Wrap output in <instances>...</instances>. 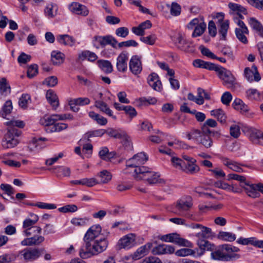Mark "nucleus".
Segmentation results:
<instances>
[{"mask_svg": "<svg viewBox=\"0 0 263 263\" xmlns=\"http://www.w3.org/2000/svg\"><path fill=\"white\" fill-rule=\"evenodd\" d=\"M107 236L101 231H87L84 238L86 245L79 252L81 257L88 258L105 251L108 245Z\"/></svg>", "mask_w": 263, "mask_h": 263, "instance_id": "f257e3e1", "label": "nucleus"}, {"mask_svg": "<svg viewBox=\"0 0 263 263\" xmlns=\"http://www.w3.org/2000/svg\"><path fill=\"white\" fill-rule=\"evenodd\" d=\"M239 251V248L236 246L229 243L222 244L212 251L211 258L217 261H234L240 258V255L238 254Z\"/></svg>", "mask_w": 263, "mask_h": 263, "instance_id": "f03ea898", "label": "nucleus"}, {"mask_svg": "<svg viewBox=\"0 0 263 263\" xmlns=\"http://www.w3.org/2000/svg\"><path fill=\"white\" fill-rule=\"evenodd\" d=\"M186 136L189 140H193L197 143L201 145L206 149H210L213 146V140L210 136V129L198 130L193 129L186 133Z\"/></svg>", "mask_w": 263, "mask_h": 263, "instance_id": "7ed1b4c3", "label": "nucleus"}, {"mask_svg": "<svg viewBox=\"0 0 263 263\" xmlns=\"http://www.w3.org/2000/svg\"><path fill=\"white\" fill-rule=\"evenodd\" d=\"M135 178L139 180H145L150 184L162 185L165 183V180L161 178L158 173L152 171L151 168L147 167L137 168Z\"/></svg>", "mask_w": 263, "mask_h": 263, "instance_id": "20e7f679", "label": "nucleus"}, {"mask_svg": "<svg viewBox=\"0 0 263 263\" xmlns=\"http://www.w3.org/2000/svg\"><path fill=\"white\" fill-rule=\"evenodd\" d=\"M21 131L15 128L7 129V132L2 140V146L5 149L12 148L19 143L17 138L21 135Z\"/></svg>", "mask_w": 263, "mask_h": 263, "instance_id": "39448f33", "label": "nucleus"}, {"mask_svg": "<svg viewBox=\"0 0 263 263\" xmlns=\"http://www.w3.org/2000/svg\"><path fill=\"white\" fill-rule=\"evenodd\" d=\"M143 238H141L134 233H129L121 237L116 245L117 249L129 250L137 244L143 242Z\"/></svg>", "mask_w": 263, "mask_h": 263, "instance_id": "423d86ee", "label": "nucleus"}, {"mask_svg": "<svg viewBox=\"0 0 263 263\" xmlns=\"http://www.w3.org/2000/svg\"><path fill=\"white\" fill-rule=\"evenodd\" d=\"M193 204V200L191 196H183L176 201L174 212L179 215L184 216L191 209Z\"/></svg>", "mask_w": 263, "mask_h": 263, "instance_id": "0eeeda50", "label": "nucleus"}, {"mask_svg": "<svg viewBox=\"0 0 263 263\" xmlns=\"http://www.w3.org/2000/svg\"><path fill=\"white\" fill-rule=\"evenodd\" d=\"M217 73L219 78L223 81V84L224 86L231 89L235 88L237 84L236 79L229 70L220 66Z\"/></svg>", "mask_w": 263, "mask_h": 263, "instance_id": "6e6552de", "label": "nucleus"}, {"mask_svg": "<svg viewBox=\"0 0 263 263\" xmlns=\"http://www.w3.org/2000/svg\"><path fill=\"white\" fill-rule=\"evenodd\" d=\"M197 244L202 250H212L214 245L207 239H212L214 237L213 231H200L197 234Z\"/></svg>", "mask_w": 263, "mask_h": 263, "instance_id": "1a4fd4ad", "label": "nucleus"}, {"mask_svg": "<svg viewBox=\"0 0 263 263\" xmlns=\"http://www.w3.org/2000/svg\"><path fill=\"white\" fill-rule=\"evenodd\" d=\"M159 238L163 241L172 242L179 246L192 247V243L186 239L180 237L177 233H172L166 235H161Z\"/></svg>", "mask_w": 263, "mask_h": 263, "instance_id": "9d476101", "label": "nucleus"}, {"mask_svg": "<svg viewBox=\"0 0 263 263\" xmlns=\"http://www.w3.org/2000/svg\"><path fill=\"white\" fill-rule=\"evenodd\" d=\"M243 132L254 144L263 145V132L252 127H246Z\"/></svg>", "mask_w": 263, "mask_h": 263, "instance_id": "9b49d317", "label": "nucleus"}, {"mask_svg": "<svg viewBox=\"0 0 263 263\" xmlns=\"http://www.w3.org/2000/svg\"><path fill=\"white\" fill-rule=\"evenodd\" d=\"M148 160L147 156L144 153H138L135 155L132 158L129 159L126 162V165L127 167L135 168L134 172L136 174L137 168H142L143 166L141 165L144 164ZM136 174L135 175V176Z\"/></svg>", "mask_w": 263, "mask_h": 263, "instance_id": "f8f14e48", "label": "nucleus"}, {"mask_svg": "<svg viewBox=\"0 0 263 263\" xmlns=\"http://www.w3.org/2000/svg\"><path fill=\"white\" fill-rule=\"evenodd\" d=\"M106 133L111 137L120 139L125 146H130L131 139L125 131L110 128L106 130Z\"/></svg>", "mask_w": 263, "mask_h": 263, "instance_id": "ddd939ff", "label": "nucleus"}, {"mask_svg": "<svg viewBox=\"0 0 263 263\" xmlns=\"http://www.w3.org/2000/svg\"><path fill=\"white\" fill-rule=\"evenodd\" d=\"M43 253V250L39 248H26L21 251L20 254L26 261H33L39 258Z\"/></svg>", "mask_w": 263, "mask_h": 263, "instance_id": "4468645a", "label": "nucleus"}, {"mask_svg": "<svg viewBox=\"0 0 263 263\" xmlns=\"http://www.w3.org/2000/svg\"><path fill=\"white\" fill-rule=\"evenodd\" d=\"M114 39L115 37L110 35H96L93 38L92 43L97 48H99L100 47H104L107 45H109L112 47L114 46L113 43H116Z\"/></svg>", "mask_w": 263, "mask_h": 263, "instance_id": "2eb2a0df", "label": "nucleus"}, {"mask_svg": "<svg viewBox=\"0 0 263 263\" xmlns=\"http://www.w3.org/2000/svg\"><path fill=\"white\" fill-rule=\"evenodd\" d=\"M129 68L134 75L140 74L142 70L141 58L137 55L132 56L129 60Z\"/></svg>", "mask_w": 263, "mask_h": 263, "instance_id": "dca6fc26", "label": "nucleus"}, {"mask_svg": "<svg viewBox=\"0 0 263 263\" xmlns=\"http://www.w3.org/2000/svg\"><path fill=\"white\" fill-rule=\"evenodd\" d=\"M128 60V54L126 51H122L119 54L116 62V67L118 71L124 72L127 70Z\"/></svg>", "mask_w": 263, "mask_h": 263, "instance_id": "f3484780", "label": "nucleus"}, {"mask_svg": "<svg viewBox=\"0 0 263 263\" xmlns=\"http://www.w3.org/2000/svg\"><path fill=\"white\" fill-rule=\"evenodd\" d=\"M175 251L174 247L165 244L159 245L153 248L152 253L154 255L171 254Z\"/></svg>", "mask_w": 263, "mask_h": 263, "instance_id": "a211bd4d", "label": "nucleus"}, {"mask_svg": "<svg viewBox=\"0 0 263 263\" xmlns=\"http://www.w3.org/2000/svg\"><path fill=\"white\" fill-rule=\"evenodd\" d=\"M248 196L255 198L259 197L260 193L258 192V184L250 183L246 182L245 184H241Z\"/></svg>", "mask_w": 263, "mask_h": 263, "instance_id": "6ab92c4d", "label": "nucleus"}, {"mask_svg": "<svg viewBox=\"0 0 263 263\" xmlns=\"http://www.w3.org/2000/svg\"><path fill=\"white\" fill-rule=\"evenodd\" d=\"M69 9L73 13L84 16H87L89 13V11L85 6L77 2L71 3L69 6Z\"/></svg>", "mask_w": 263, "mask_h": 263, "instance_id": "aec40b11", "label": "nucleus"}, {"mask_svg": "<svg viewBox=\"0 0 263 263\" xmlns=\"http://www.w3.org/2000/svg\"><path fill=\"white\" fill-rule=\"evenodd\" d=\"M244 74L248 81L250 82H252L253 81L258 82L261 79L258 72L257 67L254 65L251 68L246 67L245 69Z\"/></svg>", "mask_w": 263, "mask_h": 263, "instance_id": "412c9836", "label": "nucleus"}, {"mask_svg": "<svg viewBox=\"0 0 263 263\" xmlns=\"http://www.w3.org/2000/svg\"><path fill=\"white\" fill-rule=\"evenodd\" d=\"M147 80L149 85L155 90L160 91L162 90V84L157 73L153 72L149 74Z\"/></svg>", "mask_w": 263, "mask_h": 263, "instance_id": "4be33fe9", "label": "nucleus"}, {"mask_svg": "<svg viewBox=\"0 0 263 263\" xmlns=\"http://www.w3.org/2000/svg\"><path fill=\"white\" fill-rule=\"evenodd\" d=\"M153 243L147 242L145 245L139 247L131 256L135 260H138L148 254L149 250L152 248Z\"/></svg>", "mask_w": 263, "mask_h": 263, "instance_id": "5701e85b", "label": "nucleus"}, {"mask_svg": "<svg viewBox=\"0 0 263 263\" xmlns=\"http://www.w3.org/2000/svg\"><path fill=\"white\" fill-rule=\"evenodd\" d=\"M220 159L223 165L232 170L239 173L243 172V169L237 162L224 157H221Z\"/></svg>", "mask_w": 263, "mask_h": 263, "instance_id": "b1692460", "label": "nucleus"}, {"mask_svg": "<svg viewBox=\"0 0 263 263\" xmlns=\"http://www.w3.org/2000/svg\"><path fill=\"white\" fill-rule=\"evenodd\" d=\"M59 114H53L49 116H45L40 120V123L46 126V128L53 125L55 123L60 120Z\"/></svg>", "mask_w": 263, "mask_h": 263, "instance_id": "393cba45", "label": "nucleus"}, {"mask_svg": "<svg viewBox=\"0 0 263 263\" xmlns=\"http://www.w3.org/2000/svg\"><path fill=\"white\" fill-rule=\"evenodd\" d=\"M57 40L60 44L70 47H72L76 43V40L68 34L59 35Z\"/></svg>", "mask_w": 263, "mask_h": 263, "instance_id": "a878e982", "label": "nucleus"}, {"mask_svg": "<svg viewBox=\"0 0 263 263\" xmlns=\"http://www.w3.org/2000/svg\"><path fill=\"white\" fill-rule=\"evenodd\" d=\"M65 55L58 51H52L51 53V60L54 65H60L64 62Z\"/></svg>", "mask_w": 263, "mask_h": 263, "instance_id": "bb28decb", "label": "nucleus"}, {"mask_svg": "<svg viewBox=\"0 0 263 263\" xmlns=\"http://www.w3.org/2000/svg\"><path fill=\"white\" fill-rule=\"evenodd\" d=\"M44 238L40 235H35L33 237L27 238L22 241L21 244L23 246H31L37 245L43 241Z\"/></svg>", "mask_w": 263, "mask_h": 263, "instance_id": "cd10ccee", "label": "nucleus"}, {"mask_svg": "<svg viewBox=\"0 0 263 263\" xmlns=\"http://www.w3.org/2000/svg\"><path fill=\"white\" fill-rule=\"evenodd\" d=\"M250 26L255 30L258 34L263 38V26L254 17H251L248 20Z\"/></svg>", "mask_w": 263, "mask_h": 263, "instance_id": "c85d7f7f", "label": "nucleus"}, {"mask_svg": "<svg viewBox=\"0 0 263 263\" xmlns=\"http://www.w3.org/2000/svg\"><path fill=\"white\" fill-rule=\"evenodd\" d=\"M217 238L224 241L232 242L236 238V235L229 231H220L217 235Z\"/></svg>", "mask_w": 263, "mask_h": 263, "instance_id": "c756f323", "label": "nucleus"}, {"mask_svg": "<svg viewBox=\"0 0 263 263\" xmlns=\"http://www.w3.org/2000/svg\"><path fill=\"white\" fill-rule=\"evenodd\" d=\"M46 98L53 109H55L59 106V103L58 98L52 90H49L47 91Z\"/></svg>", "mask_w": 263, "mask_h": 263, "instance_id": "7c9ffc66", "label": "nucleus"}, {"mask_svg": "<svg viewBox=\"0 0 263 263\" xmlns=\"http://www.w3.org/2000/svg\"><path fill=\"white\" fill-rule=\"evenodd\" d=\"M90 218L88 217H74L71 219L70 222L73 225L79 227H83L87 226L90 221Z\"/></svg>", "mask_w": 263, "mask_h": 263, "instance_id": "2f4dec72", "label": "nucleus"}, {"mask_svg": "<svg viewBox=\"0 0 263 263\" xmlns=\"http://www.w3.org/2000/svg\"><path fill=\"white\" fill-rule=\"evenodd\" d=\"M247 98L250 100H260L262 97L261 93L256 89L250 88L246 92Z\"/></svg>", "mask_w": 263, "mask_h": 263, "instance_id": "473e14b6", "label": "nucleus"}, {"mask_svg": "<svg viewBox=\"0 0 263 263\" xmlns=\"http://www.w3.org/2000/svg\"><path fill=\"white\" fill-rule=\"evenodd\" d=\"M53 172L58 176L68 177L70 175L71 171L69 167L59 166L52 168Z\"/></svg>", "mask_w": 263, "mask_h": 263, "instance_id": "72a5a7b5", "label": "nucleus"}, {"mask_svg": "<svg viewBox=\"0 0 263 263\" xmlns=\"http://www.w3.org/2000/svg\"><path fill=\"white\" fill-rule=\"evenodd\" d=\"M99 179L97 180L99 183H106L111 179V174L107 170H103L97 176Z\"/></svg>", "mask_w": 263, "mask_h": 263, "instance_id": "f704fd0d", "label": "nucleus"}, {"mask_svg": "<svg viewBox=\"0 0 263 263\" xmlns=\"http://www.w3.org/2000/svg\"><path fill=\"white\" fill-rule=\"evenodd\" d=\"M12 108L13 107L11 101L7 100L3 106L2 110L0 112L1 116L3 118H7V116L9 115L11 112Z\"/></svg>", "mask_w": 263, "mask_h": 263, "instance_id": "c9c22d12", "label": "nucleus"}, {"mask_svg": "<svg viewBox=\"0 0 263 263\" xmlns=\"http://www.w3.org/2000/svg\"><path fill=\"white\" fill-rule=\"evenodd\" d=\"M99 155L102 160L109 161L114 157L115 153L114 152H109L107 147H103L99 151Z\"/></svg>", "mask_w": 263, "mask_h": 263, "instance_id": "e433bc0d", "label": "nucleus"}, {"mask_svg": "<svg viewBox=\"0 0 263 263\" xmlns=\"http://www.w3.org/2000/svg\"><path fill=\"white\" fill-rule=\"evenodd\" d=\"M182 171L191 174H194L199 171V167L196 164V162L184 163Z\"/></svg>", "mask_w": 263, "mask_h": 263, "instance_id": "4c0bfd02", "label": "nucleus"}, {"mask_svg": "<svg viewBox=\"0 0 263 263\" xmlns=\"http://www.w3.org/2000/svg\"><path fill=\"white\" fill-rule=\"evenodd\" d=\"M211 115L216 118L220 122L225 123L226 121V115L223 110L218 108L212 110L210 111Z\"/></svg>", "mask_w": 263, "mask_h": 263, "instance_id": "58836bf2", "label": "nucleus"}, {"mask_svg": "<svg viewBox=\"0 0 263 263\" xmlns=\"http://www.w3.org/2000/svg\"><path fill=\"white\" fill-rule=\"evenodd\" d=\"M31 218H26L23 222V228L29 230L38 221V216L34 214H30Z\"/></svg>", "mask_w": 263, "mask_h": 263, "instance_id": "ea45409f", "label": "nucleus"}, {"mask_svg": "<svg viewBox=\"0 0 263 263\" xmlns=\"http://www.w3.org/2000/svg\"><path fill=\"white\" fill-rule=\"evenodd\" d=\"M79 58L81 60L87 59L90 62H94L97 59L98 57L94 52L86 50L79 54Z\"/></svg>", "mask_w": 263, "mask_h": 263, "instance_id": "a19ab883", "label": "nucleus"}, {"mask_svg": "<svg viewBox=\"0 0 263 263\" xmlns=\"http://www.w3.org/2000/svg\"><path fill=\"white\" fill-rule=\"evenodd\" d=\"M68 125L63 123H55L53 125L45 128L47 133L60 132L63 130L66 129Z\"/></svg>", "mask_w": 263, "mask_h": 263, "instance_id": "79ce46f5", "label": "nucleus"}, {"mask_svg": "<svg viewBox=\"0 0 263 263\" xmlns=\"http://www.w3.org/2000/svg\"><path fill=\"white\" fill-rule=\"evenodd\" d=\"M89 116L101 125H105L107 123V120L105 118L95 113L94 111H90Z\"/></svg>", "mask_w": 263, "mask_h": 263, "instance_id": "37998d69", "label": "nucleus"}, {"mask_svg": "<svg viewBox=\"0 0 263 263\" xmlns=\"http://www.w3.org/2000/svg\"><path fill=\"white\" fill-rule=\"evenodd\" d=\"M229 8L233 11L237 13H242L243 14H247V10L244 7L235 3H230L228 4Z\"/></svg>", "mask_w": 263, "mask_h": 263, "instance_id": "c03bdc74", "label": "nucleus"}, {"mask_svg": "<svg viewBox=\"0 0 263 263\" xmlns=\"http://www.w3.org/2000/svg\"><path fill=\"white\" fill-rule=\"evenodd\" d=\"M99 64L101 69L106 73H110L112 71V66L110 62L106 60H100Z\"/></svg>", "mask_w": 263, "mask_h": 263, "instance_id": "a18cd8bd", "label": "nucleus"}, {"mask_svg": "<svg viewBox=\"0 0 263 263\" xmlns=\"http://www.w3.org/2000/svg\"><path fill=\"white\" fill-rule=\"evenodd\" d=\"M229 27V21L227 20L220 24L219 33L221 35V39L224 40L226 38L228 30Z\"/></svg>", "mask_w": 263, "mask_h": 263, "instance_id": "49530a36", "label": "nucleus"}, {"mask_svg": "<svg viewBox=\"0 0 263 263\" xmlns=\"http://www.w3.org/2000/svg\"><path fill=\"white\" fill-rule=\"evenodd\" d=\"M30 101L31 98L30 95L28 94H23L19 99L18 105L21 108L26 109Z\"/></svg>", "mask_w": 263, "mask_h": 263, "instance_id": "de8ad7c7", "label": "nucleus"}, {"mask_svg": "<svg viewBox=\"0 0 263 263\" xmlns=\"http://www.w3.org/2000/svg\"><path fill=\"white\" fill-rule=\"evenodd\" d=\"M206 29V24L201 22L195 27L194 32L192 33V37H196L197 36H201Z\"/></svg>", "mask_w": 263, "mask_h": 263, "instance_id": "09e8293b", "label": "nucleus"}, {"mask_svg": "<svg viewBox=\"0 0 263 263\" xmlns=\"http://www.w3.org/2000/svg\"><path fill=\"white\" fill-rule=\"evenodd\" d=\"M235 34L237 39L243 44H246L248 43V41L246 36L245 34H249V33H246L244 32V30H242L240 29L236 28L235 29Z\"/></svg>", "mask_w": 263, "mask_h": 263, "instance_id": "8fccbe9b", "label": "nucleus"}, {"mask_svg": "<svg viewBox=\"0 0 263 263\" xmlns=\"http://www.w3.org/2000/svg\"><path fill=\"white\" fill-rule=\"evenodd\" d=\"M177 43L178 47L182 50L186 51L189 46L187 42L182 35L179 34L177 38Z\"/></svg>", "mask_w": 263, "mask_h": 263, "instance_id": "3c124183", "label": "nucleus"}, {"mask_svg": "<svg viewBox=\"0 0 263 263\" xmlns=\"http://www.w3.org/2000/svg\"><path fill=\"white\" fill-rule=\"evenodd\" d=\"M232 105L236 110H240L243 111H248L247 106L244 104L240 99H236L233 102Z\"/></svg>", "mask_w": 263, "mask_h": 263, "instance_id": "603ef678", "label": "nucleus"}, {"mask_svg": "<svg viewBox=\"0 0 263 263\" xmlns=\"http://www.w3.org/2000/svg\"><path fill=\"white\" fill-rule=\"evenodd\" d=\"M106 132L105 129H99L90 131L86 134V136L89 140V138L95 137H101Z\"/></svg>", "mask_w": 263, "mask_h": 263, "instance_id": "864d4df0", "label": "nucleus"}, {"mask_svg": "<svg viewBox=\"0 0 263 263\" xmlns=\"http://www.w3.org/2000/svg\"><path fill=\"white\" fill-rule=\"evenodd\" d=\"M59 212L62 213L75 212L78 210V207L75 204H67L58 209Z\"/></svg>", "mask_w": 263, "mask_h": 263, "instance_id": "5fc2aeb1", "label": "nucleus"}, {"mask_svg": "<svg viewBox=\"0 0 263 263\" xmlns=\"http://www.w3.org/2000/svg\"><path fill=\"white\" fill-rule=\"evenodd\" d=\"M111 228L118 229L120 230H128L131 229L129 225L124 221H117L114 222Z\"/></svg>", "mask_w": 263, "mask_h": 263, "instance_id": "6e6d98bb", "label": "nucleus"}, {"mask_svg": "<svg viewBox=\"0 0 263 263\" xmlns=\"http://www.w3.org/2000/svg\"><path fill=\"white\" fill-rule=\"evenodd\" d=\"M0 91L1 93L6 95L10 92V87L7 84V80L3 78L0 80Z\"/></svg>", "mask_w": 263, "mask_h": 263, "instance_id": "4d7b16f0", "label": "nucleus"}, {"mask_svg": "<svg viewBox=\"0 0 263 263\" xmlns=\"http://www.w3.org/2000/svg\"><path fill=\"white\" fill-rule=\"evenodd\" d=\"M171 161L174 167L182 170L185 162L177 157H172Z\"/></svg>", "mask_w": 263, "mask_h": 263, "instance_id": "13d9d810", "label": "nucleus"}, {"mask_svg": "<svg viewBox=\"0 0 263 263\" xmlns=\"http://www.w3.org/2000/svg\"><path fill=\"white\" fill-rule=\"evenodd\" d=\"M156 36L154 34H151L147 36H141L140 39V41L142 42L150 45H153L155 44L156 41Z\"/></svg>", "mask_w": 263, "mask_h": 263, "instance_id": "bf43d9fd", "label": "nucleus"}, {"mask_svg": "<svg viewBox=\"0 0 263 263\" xmlns=\"http://www.w3.org/2000/svg\"><path fill=\"white\" fill-rule=\"evenodd\" d=\"M222 54L226 56L228 60L233 61L234 59V56L233 51L229 46H224L221 50Z\"/></svg>", "mask_w": 263, "mask_h": 263, "instance_id": "052dcab7", "label": "nucleus"}, {"mask_svg": "<svg viewBox=\"0 0 263 263\" xmlns=\"http://www.w3.org/2000/svg\"><path fill=\"white\" fill-rule=\"evenodd\" d=\"M255 239V237H240L237 240V242L242 245H251L254 246Z\"/></svg>", "mask_w": 263, "mask_h": 263, "instance_id": "680f3d73", "label": "nucleus"}, {"mask_svg": "<svg viewBox=\"0 0 263 263\" xmlns=\"http://www.w3.org/2000/svg\"><path fill=\"white\" fill-rule=\"evenodd\" d=\"M115 34L119 37L125 38L129 34V30L125 27H119L116 29Z\"/></svg>", "mask_w": 263, "mask_h": 263, "instance_id": "e2e57ef3", "label": "nucleus"}, {"mask_svg": "<svg viewBox=\"0 0 263 263\" xmlns=\"http://www.w3.org/2000/svg\"><path fill=\"white\" fill-rule=\"evenodd\" d=\"M6 125L8 126V128H16V127L23 128L25 125L23 121L20 120H12L6 122Z\"/></svg>", "mask_w": 263, "mask_h": 263, "instance_id": "0e129e2a", "label": "nucleus"}, {"mask_svg": "<svg viewBox=\"0 0 263 263\" xmlns=\"http://www.w3.org/2000/svg\"><path fill=\"white\" fill-rule=\"evenodd\" d=\"M82 185H86L88 187H92L97 184H99V182L98 181V180L94 178H82Z\"/></svg>", "mask_w": 263, "mask_h": 263, "instance_id": "69168bd1", "label": "nucleus"}, {"mask_svg": "<svg viewBox=\"0 0 263 263\" xmlns=\"http://www.w3.org/2000/svg\"><path fill=\"white\" fill-rule=\"evenodd\" d=\"M170 12L171 15L173 16H178L181 13V7L177 3H172L170 9Z\"/></svg>", "mask_w": 263, "mask_h": 263, "instance_id": "338daca9", "label": "nucleus"}, {"mask_svg": "<svg viewBox=\"0 0 263 263\" xmlns=\"http://www.w3.org/2000/svg\"><path fill=\"white\" fill-rule=\"evenodd\" d=\"M43 83L49 87H54L58 84V79L55 76H50L45 79Z\"/></svg>", "mask_w": 263, "mask_h": 263, "instance_id": "774afa93", "label": "nucleus"}]
</instances>
